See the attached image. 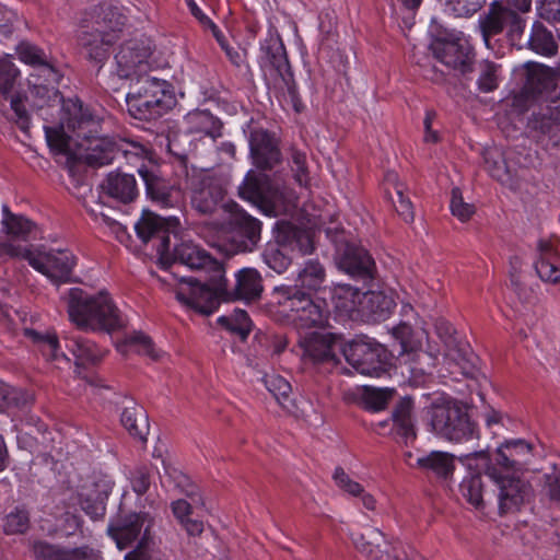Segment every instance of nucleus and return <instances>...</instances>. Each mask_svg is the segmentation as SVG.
Wrapping results in <instances>:
<instances>
[{
	"label": "nucleus",
	"mask_w": 560,
	"mask_h": 560,
	"mask_svg": "<svg viewBox=\"0 0 560 560\" xmlns=\"http://www.w3.org/2000/svg\"><path fill=\"white\" fill-rule=\"evenodd\" d=\"M154 518L147 512H132L118 516L107 528L109 536L116 541L117 547L122 550L135 541L142 545L151 540V529Z\"/></svg>",
	"instance_id": "nucleus-13"
},
{
	"label": "nucleus",
	"mask_w": 560,
	"mask_h": 560,
	"mask_svg": "<svg viewBox=\"0 0 560 560\" xmlns=\"http://www.w3.org/2000/svg\"><path fill=\"white\" fill-rule=\"evenodd\" d=\"M510 16L511 9L497 1L491 3L487 13L480 15L479 27L487 46L491 36L500 34L506 27Z\"/></svg>",
	"instance_id": "nucleus-35"
},
{
	"label": "nucleus",
	"mask_w": 560,
	"mask_h": 560,
	"mask_svg": "<svg viewBox=\"0 0 560 560\" xmlns=\"http://www.w3.org/2000/svg\"><path fill=\"white\" fill-rule=\"evenodd\" d=\"M104 30L95 28L91 32L82 28L78 33V44L85 56L96 63L103 65L108 56L109 48L116 42L117 35L103 34Z\"/></svg>",
	"instance_id": "nucleus-25"
},
{
	"label": "nucleus",
	"mask_w": 560,
	"mask_h": 560,
	"mask_svg": "<svg viewBox=\"0 0 560 560\" xmlns=\"http://www.w3.org/2000/svg\"><path fill=\"white\" fill-rule=\"evenodd\" d=\"M334 346L335 336L330 332L314 331L299 339L302 358L314 363L335 361Z\"/></svg>",
	"instance_id": "nucleus-24"
},
{
	"label": "nucleus",
	"mask_w": 560,
	"mask_h": 560,
	"mask_svg": "<svg viewBox=\"0 0 560 560\" xmlns=\"http://www.w3.org/2000/svg\"><path fill=\"white\" fill-rule=\"evenodd\" d=\"M129 113L140 120L156 119L176 105L173 86L165 80L140 75L126 96Z\"/></svg>",
	"instance_id": "nucleus-5"
},
{
	"label": "nucleus",
	"mask_w": 560,
	"mask_h": 560,
	"mask_svg": "<svg viewBox=\"0 0 560 560\" xmlns=\"http://www.w3.org/2000/svg\"><path fill=\"white\" fill-rule=\"evenodd\" d=\"M435 57L445 66L465 73L470 71L471 48L455 40L436 42L433 45Z\"/></svg>",
	"instance_id": "nucleus-27"
},
{
	"label": "nucleus",
	"mask_w": 560,
	"mask_h": 560,
	"mask_svg": "<svg viewBox=\"0 0 560 560\" xmlns=\"http://www.w3.org/2000/svg\"><path fill=\"white\" fill-rule=\"evenodd\" d=\"M264 291L262 278L260 273L250 267L242 268L235 273V287L229 291L226 289V300H242L247 303L260 299Z\"/></svg>",
	"instance_id": "nucleus-26"
},
{
	"label": "nucleus",
	"mask_w": 560,
	"mask_h": 560,
	"mask_svg": "<svg viewBox=\"0 0 560 560\" xmlns=\"http://www.w3.org/2000/svg\"><path fill=\"white\" fill-rule=\"evenodd\" d=\"M413 402L411 398H402L392 412L393 429L404 440L405 444L416 439L412 418Z\"/></svg>",
	"instance_id": "nucleus-36"
},
{
	"label": "nucleus",
	"mask_w": 560,
	"mask_h": 560,
	"mask_svg": "<svg viewBox=\"0 0 560 560\" xmlns=\"http://www.w3.org/2000/svg\"><path fill=\"white\" fill-rule=\"evenodd\" d=\"M351 539L359 552L373 560H402L397 548L389 546L376 528H370L365 534H352Z\"/></svg>",
	"instance_id": "nucleus-22"
},
{
	"label": "nucleus",
	"mask_w": 560,
	"mask_h": 560,
	"mask_svg": "<svg viewBox=\"0 0 560 560\" xmlns=\"http://www.w3.org/2000/svg\"><path fill=\"white\" fill-rule=\"evenodd\" d=\"M455 457L446 452L432 451L425 456L417 458V465L433 472L439 478H448L455 470Z\"/></svg>",
	"instance_id": "nucleus-41"
},
{
	"label": "nucleus",
	"mask_w": 560,
	"mask_h": 560,
	"mask_svg": "<svg viewBox=\"0 0 560 560\" xmlns=\"http://www.w3.org/2000/svg\"><path fill=\"white\" fill-rule=\"evenodd\" d=\"M219 323L229 330L237 334L243 340L246 339L252 329V322L248 314L236 308L231 315L221 316Z\"/></svg>",
	"instance_id": "nucleus-50"
},
{
	"label": "nucleus",
	"mask_w": 560,
	"mask_h": 560,
	"mask_svg": "<svg viewBox=\"0 0 560 560\" xmlns=\"http://www.w3.org/2000/svg\"><path fill=\"white\" fill-rule=\"evenodd\" d=\"M160 261L164 266L184 265L192 270L221 272L223 265L212 258L208 252L191 241H180L171 248V240H164L160 246Z\"/></svg>",
	"instance_id": "nucleus-11"
},
{
	"label": "nucleus",
	"mask_w": 560,
	"mask_h": 560,
	"mask_svg": "<svg viewBox=\"0 0 560 560\" xmlns=\"http://www.w3.org/2000/svg\"><path fill=\"white\" fill-rule=\"evenodd\" d=\"M69 117L58 126H44L50 149L58 153L72 154L73 137L77 152L73 155L93 167L110 164L117 156V138L102 135L101 119L81 103L68 107Z\"/></svg>",
	"instance_id": "nucleus-1"
},
{
	"label": "nucleus",
	"mask_w": 560,
	"mask_h": 560,
	"mask_svg": "<svg viewBox=\"0 0 560 560\" xmlns=\"http://www.w3.org/2000/svg\"><path fill=\"white\" fill-rule=\"evenodd\" d=\"M477 85L480 92L490 93L499 86V66L492 61L483 60L479 66Z\"/></svg>",
	"instance_id": "nucleus-52"
},
{
	"label": "nucleus",
	"mask_w": 560,
	"mask_h": 560,
	"mask_svg": "<svg viewBox=\"0 0 560 560\" xmlns=\"http://www.w3.org/2000/svg\"><path fill=\"white\" fill-rule=\"evenodd\" d=\"M238 194L241 198L257 206L267 214L283 207L287 200L284 188L272 183L267 175L253 172L246 175Z\"/></svg>",
	"instance_id": "nucleus-12"
},
{
	"label": "nucleus",
	"mask_w": 560,
	"mask_h": 560,
	"mask_svg": "<svg viewBox=\"0 0 560 560\" xmlns=\"http://www.w3.org/2000/svg\"><path fill=\"white\" fill-rule=\"evenodd\" d=\"M161 482L164 487H171L173 485L189 497L195 493V487L191 485L188 476L175 468H165V474L161 477Z\"/></svg>",
	"instance_id": "nucleus-55"
},
{
	"label": "nucleus",
	"mask_w": 560,
	"mask_h": 560,
	"mask_svg": "<svg viewBox=\"0 0 560 560\" xmlns=\"http://www.w3.org/2000/svg\"><path fill=\"white\" fill-rule=\"evenodd\" d=\"M19 75V70L12 62L11 58L0 59V93L8 94Z\"/></svg>",
	"instance_id": "nucleus-58"
},
{
	"label": "nucleus",
	"mask_w": 560,
	"mask_h": 560,
	"mask_svg": "<svg viewBox=\"0 0 560 560\" xmlns=\"http://www.w3.org/2000/svg\"><path fill=\"white\" fill-rule=\"evenodd\" d=\"M1 211V233L12 238L23 241L27 240L33 234V231L36 229L34 222L22 214L11 212L8 205H3Z\"/></svg>",
	"instance_id": "nucleus-38"
},
{
	"label": "nucleus",
	"mask_w": 560,
	"mask_h": 560,
	"mask_svg": "<svg viewBox=\"0 0 560 560\" xmlns=\"http://www.w3.org/2000/svg\"><path fill=\"white\" fill-rule=\"evenodd\" d=\"M450 209L452 214L456 217L462 222L468 221L471 215L475 213L474 205L467 203L464 201L462 191L459 188L452 189V198L450 203Z\"/></svg>",
	"instance_id": "nucleus-57"
},
{
	"label": "nucleus",
	"mask_w": 560,
	"mask_h": 560,
	"mask_svg": "<svg viewBox=\"0 0 560 560\" xmlns=\"http://www.w3.org/2000/svg\"><path fill=\"white\" fill-rule=\"evenodd\" d=\"M113 487V479L103 472H93L82 482L78 491V500L86 515L93 520L105 515V501Z\"/></svg>",
	"instance_id": "nucleus-15"
},
{
	"label": "nucleus",
	"mask_w": 560,
	"mask_h": 560,
	"mask_svg": "<svg viewBox=\"0 0 560 560\" xmlns=\"http://www.w3.org/2000/svg\"><path fill=\"white\" fill-rule=\"evenodd\" d=\"M362 292L349 284H337L331 291V302L340 315L359 316Z\"/></svg>",
	"instance_id": "nucleus-37"
},
{
	"label": "nucleus",
	"mask_w": 560,
	"mask_h": 560,
	"mask_svg": "<svg viewBox=\"0 0 560 560\" xmlns=\"http://www.w3.org/2000/svg\"><path fill=\"white\" fill-rule=\"evenodd\" d=\"M121 154L127 163L147 168L144 162L151 160V151L136 140L117 138V155Z\"/></svg>",
	"instance_id": "nucleus-45"
},
{
	"label": "nucleus",
	"mask_w": 560,
	"mask_h": 560,
	"mask_svg": "<svg viewBox=\"0 0 560 560\" xmlns=\"http://www.w3.org/2000/svg\"><path fill=\"white\" fill-rule=\"evenodd\" d=\"M471 458L481 462V469L493 480L497 487L498 509L501 515L516 512L527 502L532 495L530 485L509 472H502L497 466L491 465L489 454L486 451L474 452L462 456V463H468Z\"/></svg>",
	"instance_id": "nucleus-6"
},
{
	"label": "nucleus",
	"mask_w": 560,
	"mask_h": 560,
	"mask_svg": "<svg viewBox=\"0 0 560 560\" xmlns=\"http://www.w3.org/2000/svg\"><path fill=\"white\" fill-rule=\"evenodd\" d=\"M265 386L276 400L285 409H290L288 402L292 392L290 383L280 375H266Z\"/></svg>",
	"instance_id": "nucleus-51"
},
{
	"label": "nucleus",
	"mask_w": 560,
	"mask_h": 560,
	"mask_svg": "<svg viewBox=\"0 0 560 560\" xmlns=\"http://www.w3.org/2000/svg\"><path fill=\"white\" fill-rule=\"evenodd\" d=\"M10 106L13 112L12 119L19 126V128L26 132L30 129V116L25 108L24 101L20 95L11 97Z\"/></svg>",
	"instance_id": "nucleus-63"
},
{
	"label": "nucleus",
	"mask_w": 560,
	"mask_h": 560,
	"mask_svg": "<svg viewBox=\"0 0 560 560\" xmlns=\"http://www.w3.org/2000/svg\"><path fill=\"white\" fill-rule=\"evenodd\" d=\"M19 59L33 67L30 74H44L46 82H54L59 79V73L49 61L43 49L30 43H21L16 47Z\"/></svg>",
	"instance_id": "nucleus-31"
},
{
	"label": "nucleus",
	"mask_w": 560,
	"mask_h": 560,
	"mask_svg": "<svg viewBox=\"0 0 560 560\" xmlns=\"http://www.w3.org/2000/svg\"><path fill=\"white\" fill-rule=\"evenodd\" d=\"M395 307L394 300L382 291L362 292L359 316L385 319Z\"/></svg>",
	"instance_id": "nucleus-34"
},
{
	"label": "nucleus",
	"mask_w": 560,
	"mask_h": 560,
	"mask_svg": "<svg viewBox=\"0 0 560 560\" xmlns=\"http://www.w3.org/2000/svg\"><path fill=\"white\" fill-rule=\"evenodd\" d=\"M392 335L396 342L392 345L390 351L374 339L360 337L352 340L343 348L347 362L358 373L371 377L388 374L394 357L401 363L409 364L411 371L424 372L418 364L428 354L422 351L420 343L413 340L411 326L400 324L393 328Z\"/></svg>",
	"instance_id": "nucleus-2"
},
{
	"label": "nucleus",
	"mask_w": 560,
	"mask_h": 560,
	"mask_svg": "<svg viewBox=\"0 0 560 560\" xmlns=\"http://www.w3.org/2000/svg\"><path fill=\"white\" fill-rule=\"evenodd\" d=\"M127 23L124 9L112 3H101L85 12L82 28H102L103 34L116 35Z\"/></svg>",
	"instance_id": "nucleus-19"
},
{
	"label": "nucleus",
	"mask_w": 560,
	"mask_h": 560,
	"mask_svg": "<svg viewBox=\"0 0 560 560\" xmlns=\"http://www.w3.org/2000/svg\"><path fill=\"white\" fill-rule=\"evenodd\" d=\"M291 168L294 172L296 182L304 185L307 182L306 154L292 148L290 152Z\"/></svg>",
	"instance_id": "nucleus-62"
},
{
	"label": "nucleus",
	"mask_w": 560,
	"mask_h": 560,
	"mask_svg": "<svg viewBox=\"0 0 560 560\" xmlns=\"http://www.w3.org/2000/svg\"><path fill=\"white\" fill-rule=\"evenodd\" d=\"M558 259L559 258H539L535 262L536 272L542 281L550 283H557L560 281V268L557 265Z\"/></svg>",
	"instance_id": "nucleus-59"
},
{
	"label": "nucleus",
	"mask_w": 560,
	"mask_h": 560,
	"mask_svg": "<svg viewBox=\"0 0 560 560\" xmlns=\"http://www.w3.org/2000/svg\"><path fill=\"white\" fill-rule=\"evenodd\" d=\"M28 512L22 508H15L3 520V530L8 535L23 534L28 529Z\"/></svg>",
	"instance_id": "nucleus-53"
},
{
	"label": "nucleus",
	"mask_w": 560,
	"mask_h": 560,
	"mask_svg": "<svg viewBox=\"0 0 560 560\" xmlns=\"http://www.w3.org/2000/svg\"><path fill=\"white\" fill-rule=\"evenodd\" d=\"M125 348L148 355L152 360H159L164 354L163 351L155 348L151 338L141 331H135L128 335L125 342L118 346V350L124 352L126 351Z\"/></svg>",
	"instance_id": "nucleus-48"
},
{
	"label": "nucleus",
	"mask_w": 560,
	"mask_h": 560,
	"mask_svg": "<svg viewBox=\"0 0 560 560\" xmlns=\"http://www.w3.org/2000/svg\"><path fill=\"white\" fill-rule=\"evenodd\" d=\"M35 560H101L98 553L88 546L65 549L46 541L33 545Z\"/></svg>",
	"instance_id": "nucleus-28"
},
{
	"label": "nucleus",
	"mask_w": 560,
	"mask_h": 560,
	"mask_svg": "<svg viewBox=\"0 0 560 560\" xmlns=\"http://www.w3.org/2000/svg\"><path fill=\"white\" fill-rule=\"evenodd\" d=\"M485 163L489 174L494 179L504 185L510 184L511 174L503 160H494V154L492 152H489L485 156Z\"/></svg>",
	"instance_id": "nucleus-60"
},
{
	"label": "nucleus",
	"mask_w": 560,
	"mask_h": 560,
	"mask_svg": "<svg viewBox=\"0 0 560 560\" xmlns=\"http://www.w3.org/2000/svg\"><path fill=\"white\" fill-rule=\"evenodd\" d=\"M528 45L533 51L547 57L553 56L558 51V44L552 33L539 22L532 26Z\"/></svg>",
	"instance_id": "nucleus-44"
},
{
	"label": "nucleus",
	"mask_w": 560,
	"mask_h": 560,
	"mask_svg": "<svg viewBox=\"0 0 560 560\" xmlns=\"http://www.w3.org/2000/svg\"><path fill=\"white\" fill-rule=\"evenodd\" d=\"M430 418L435 434L450 442L463 443L479 438L476 424L452 399H438L431 406Z\"/></svg>",
	"instance_id": "nucleus-8"
},
{
	"label": "nucleus",
	"mask_w": 560,
	"mask_h": 560,
	"mask_svg": "<svg viewBox=\"0 0 560 560\" xmlns=\"http://www.w3.org/2000/svg\"><path fill=\"white\" fill-rule=\"evenodd\" d=\"M4 254L26 260L57 285L72 281L77 257L69 249L46 248L44 245L20 246L0 241V255Z\"/></svg>",
	"instance_id": "nucleus-4"
},
{
	"label": "nucleus",
	"mask_w": 560,
	"mask_h": 560,
	"mask_svg": "<svg viewBox=\"0 0 560 560\" xmlns=\"http://www.w3.org/2000/svg\"><path fill=\"white\" fill-rule=\"evenodd\" d=\"M279 303L288 308L290 319L299 328L324 327L329 312L323 301H314L300 289L282 285L276 288Z\"/></svg>",
	"instance_id": "nucleus-9"
},
{
	"label": "nucleus",
	"mask_w": 560,
	"mask_h": 560,
	"mask_svg": "<svg viewBox=\"0 0 560 560\" xmlns=\"http://www.w3.org/2000/svg\"><path fill=\"white\" fill-rule=\"evenodd\" d=\"M59 80L54 82H46L44 74H30L28 86L30 95L33 100V106L40 112V116L44 120L50 121L54 118V110L60 113L65 110V117L61 121L69 117L68 107L71 108L72 101L67 105H61V96L57 89ZM75 103H79L78 101Z\"/></svg>",
	"instance_id": "nucleus-14"
},
{
	"label": "nucleus",
	"mask_w": 560,
	"mask_h": 560,
	"mask_svg": "<svg viewBox=\"0 0 560 560\" xmlns=\"http://www.w3.org/2000/svg\"><path fill=\"white\" fill-rule=\"evenodd\" d=\"M259 66L267 77L278 80H290L291 66L288 60L285 47L278 35H269L260 44Z\"/></svg>",
	"instance_id": "nucleus-18"
},
{
	"label": "nucleus",
	"mask_w": 560,
	"mask_h": 560,
	"mask_svg": "<svg viewBox=\"0 0 560 560\" xmlns=\"http://www.w3.org/2000/svg\"><path fill=\"white\" fill-rule=\"evenodd\" d=\"M340 267L353 277L368 279L372 278L374 260L371 255L361 246L348 244L339 260Z\"/></svg>",
	"instance_id": "nucleus-30"
},
{
	"label": "nucleus",
	"mask_w": 560,
	"mask_h": 560,
	"mask_svg": "<svg viewBox=\"0 0 560 560\" xmlns=\"http://www.w3.org/2000/svg\"><path fill=\"white\" fill-rule=\"evenodd\" d=\"M139 175L143 179L147 194L152 201L162 208H173L178 202L177 191L159 177L153 170L139 168Z\"/></svg>",
	"instance_id": "nucleus-32"
},
{
	"label": "nucleus",
	"mask_w": 560,
	"mask_h": 560,
	"mask_svg": "<svg viewBox=\"0 0 560 560\" xmlns=\"http://www.w3.org/2000/svg\"><path fill=\"white\" fill-rule=\"evenodd\" d=\"M264 260L277 273L284 272L291 264L290 258L276 247H269L264 252Z\"/></svg>",
	"instance_id": "nucleus-61"
},
{
	"label": "nucleus",
	"mask_w": 560,
	"mask_h": 560,
	"mask_svg": "<svg viewBox=\"0 0 560 560\" xmlns=\"http://www.w3.org/2000/svg\"><path fill=\"white\" fill-rule=\"evenodd\" d=\"M120 421L130 435L144 440L148 432V419L141 406H138L131 399L126 400Z\"/></svg>",
	"instance_id": "nucleus-40"
},
{
	"label": "nucleus",
	"mask_w": 560,
	"mask_h": 560,
	"mask_svg": "<svg viewBox=\"0 0 560 560\" xmlns=\"http://www.w3.org/2000/svg\"><path fill=\"white\" fill-rule=\"evenodd\" d=\"M326 282V271L324 266L317 259H308L299 271L295 279L296 289L303 288L310 291H319L324 289Z\"/></svg>",
	"instance_id": "nucleus-42"
},
{
	"label": "nucleus",
	"mask_w": 560,
	"mask_h": 560,
	"mask_svg": "<svg viewBox=\"0 0 560 560\" xmlns=\"http://www.w3.org/2000/svg\"><path fill=\"white\" fill-rule=\"evenodd\" d=\"M184 125L189 135L206 136L212 141L222 136L221 121L207 109L189 112L184 117Z\"/></svg>",
	"instance_id": "nucleus-33"
},
{
	"label": "nucleus",
	"mask_w": 560,
	"mask_h": 560,
	"mask_svg": "<svg viewBox=\"0 0 560 560\" xmlns=\"http://www.w3.org/2000/svg\"><path fill=\"white\" fill-rule=\"evenodd\" d=\"M436 334L444 342L446 350L444 355L457 361L463 358L466 353V347L455 336V329L453 326L445 320H439L435 324Z\"/></svg>",
	"instance_id": "nucleus-47"
},
{
	"label": "nucleus",
	"mask_w": 560,
	"mask_h": 560,
	"mask_svg": "<svg viewBox=\"0 0 560 560\" xmlns=\"http://www.w3.org/2000/svg\"><path fill=\"white\" fill-rule=\"evenodd\" d=\"M249 150L253 163L258 168L270 170L280 162V150L277 139L262 128L252 130Z\"/></svg>",
	"instance_id": "nucleus-21"
},
{
	"label": "nucleus",
	"mask_w": 560,
	"mask_h": 560,
	"mask_svg": "<svg viewBox=\"0 0 560 560\" xmlns=\"http://www.w3.org/2000/svg\"><path fill=\"white\" fill-rule=\"evenodd\" d=\"M150 48L139 40H128L115 54L116 72L119 78L132 79L145 74L149 69Z\"/></svg>",
	"instance_id": "nucleus-17"
},
{
	"label": "nucleus",
	"mask_w": 560,
	"mask_h": 560,
	"mask_svg": "<svg viewBox=\"0 0 560 560\" xmlns=\"http://www.w3.org/2000/svg\"><path fill=\"white\" fill-rule=\"evenodd\" d=\"M211 273L209 283H201L192 278H182L175 289L177 301L200 314H212L220 301L226 300V278L224 269L221 272Z\"/></svg>",
	"instance_id": "nucleus-7"
},
{
	"label": "nucleus",
	"mask_w": 560,
	"mask_h": 560,
	"mask_svg": "<svg viewBox=\"0 0 560 560\" xmlns=\"http://www.w3.org/2000/svg\"><path fill=\"white\" fill-rule=\"evenodd\" d=\"M386 184L395 190L396 199H392L397 213L404 221L412 222L415 219L413 207L409 197L405 195V185L398 180V176L394 172L387 173Z\"/></svg>",
	"instance_id": "nucleus-46"
},
{
	"label": "nucleus",
	"mask_w": 560,
	"mask_h": 560,
	"mask_svg": "<svg viewBox=\"0 0 560 560\" xmlns=\"http://www.w3.org/2000/svg\"><path fill=\"white\" fill-rule=\"evenodd\" d=\"M231 226L232 240L240 252H252L260 241L261 222L244 211L234 213Z\"/></svg>",
	"instance_id": "nucleus-23"
},
{
	"label": "nucleus",
	"mask_w": 560,
	"mask_h": 560,
	"mask_svg": "<svg viewBox=\"0 0 560 560\" xmlns=\"http://www.w3.org/2000/svg\"><path fill=\"white\" fill-rule=\"evenodd\" d=\"M178 228L179 220L177 218H162L147 210L143 211L142 217L135 224L138 237L143 243L152 241L159 256L162 241L171 240V235L174 240H177L176 230Z\"/></svg>",
	"instance_id": "nucleus-16"
},
{
	"label": "nucleus",
	"mask_w": 560,
	"mask_h": 560,
	"mask_svg": "<svg viewBox=\"0 0 560 560\" xmlns=\"http://www.w3.org/2000/svg\"><path fill=\"white\" fill-rule=\"evenodd\" d=\"M185 189L191 208L200 214L213 213L225 195V189L217 176L195 168L186 172Z\"/></svg>",
	"instance_id": "nucleus-10"
},
{
	"label": "nucleus",
	"mask_w": 560,
	"mask_h": 560,
	"mask_svg": "<svg viewBox=\"0 0 560 560\" xmlns=\"http://www.w3.org/2000/svg\"><path fill=\"white\" fill-rule=\"evenodd\" d=\"M26 335L30 336L34 342L39 345L40 351L47 359H58V338L55 334H42L36 330H27Z\"/></svg>",
	"instance_id": "nucleus-56"
},
{
	"label": "nucleus",
	"mask_w": 560,
	"mask_h": 560,
	"mask_svg": "<svg viewBox=\"0 0 560 560\" xmlns=\"http://www.w3.org/2000/svg\"><path fill=\"white\" fill-rule=\"evenodd\" d=\"M67 348L71 351L77 360V364H94L104 357V350L98 348L93 341L73 336L68 339Z\"/></svg>",
	"instance_id": "nucleus-43"
},
{
	"label": "nucleus",
	"mask_w": 560,
	"mask_h": 560,
	"mask_svg": "<svg viewBox=\"0 0 560 560\" xmlns=\"http://www.w3.org/2000/svg\"><path fill=\"white\" fill-rule=\"evenodd\" d=\"M532 455V445L525 440H511L502 443L495 451L494 458L489 456L490 463L502 472H517L528 462Z\"/></svg>",
	"instance_id": "nucleus-20"
},
{
	"label": "nucleus",
	"mask_w": 560,
	"mask_h": 560,
	"mask_svg": "<svg viewBox=\"0 0 560 560\" xmlns=\"http://www.w3.org/2000/svg\"><path fill=\"white\" fill-rule=\"evenodd\" d=\"M486 0H447V5L456 16H468L476 13Z\"/></svg>",
	"instance_id": "nucleus-64"
},
{
	"label": "nucleus",
	"mask_w": 560,
	"mask_h": 560,
	"mask_svg": "<svg viewBox=\"0 0 560 560\" xmlns=\"http://www.w3.org/2000/svg\"><path fill=\"white\" fill-rule=\"evenodd\" d=\"M63 300L70 320L81 329L109 332L122 326L120 312L105 291L91 294L81 288H71Z\"/></svg>",
	"instance_id": "nucleus-3"
},
{
	"label": "nucleus",
	"mask_w": 560,
	"mask_h": 560,
	"mask_svg": "<svg viewBox=\"0 0 560 560\" xmlns=\"http://www.w3.org/2000/svg\"><path fill=\"white\" fill-rule=\"evenodd\" d=\"M482 488L483 485L479 475L467 477L459 485V490L463 498L476 510L480 511L486 508Z\"/></svg>",
	"instance_id": "nucleus-49"
},
{
	"label": "nucleus",
	"mask_w": 560,
	"mask_h": 560,
	"mask_svg": "<svg viewBox=\"0 0 560 560\" xmlns=\"http://www.w3.org/2000/svg\"><path fill=\"white\" fill-rule=\"evenodd\" d=\"M393 389L387 388H369L363 392V404L365 408L380 411L384 409L393 395Z\"/></svg>",
	"instance_id": "nucleus-54"
},
{
	"label": "nucleus",
	"mask_w": 560,
	"mask_h": 560,
	"mask_svg": "<svg viewBox=\"0 0 560 560\" xmlns=\"http://www.w3.org/2000/svg\"><path fill=\"white\" fill-rule=\"evenodd\" d=\"M102 192L121 203L132 202L139 195L133 175L109 173L100 185Z\"/></svg>",
	"instance_id": "nucleus-29"
},
{
	"label": "nucleus",
	"mask_w": 560,
	"mask_h": 560,
	"mask_svg": "<svg viewBox=\"0 0 560 560\" xmlns=\"http://www.w3.org/2000/svg\"><path fill=\"white\" fill-rule=\"evenodd\" d=\"M335 485L350 497L359 498L362 505L369 511H375L376 499L366 492L361 483L353 480L342 467H336L332 474Z\"/></svg>",
	"instance_id": "nucleus-39"
}]
</instances>
